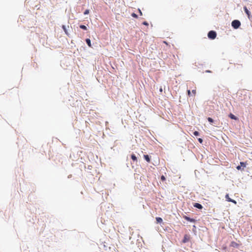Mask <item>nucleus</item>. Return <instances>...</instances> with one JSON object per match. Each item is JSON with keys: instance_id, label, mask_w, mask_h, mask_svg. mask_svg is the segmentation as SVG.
I'll list each match as a JSON object with an SVG mask.
<instances>
[{"instance_id": "nucleus-1", "label": "nucleus", "mask_w": 252, "mask_h": 252, "mask_svg": "<svg viewBox=\"0 0 252 252\" xmlns=\"http://www.w3.org/2000/svg\"><path fill=\"white\" fill-rule=\"evenodd\" d=\"M232 26L235 29H238L241 25V23L239 21L235 20L232 22Z\"/></svg>"}, {"instance_id": "nucleus-2", "label": "nucleus", "mask_w": 252, "mask_h": 252, "mask_svg": "<svg viewBox=\"0 0 252 252\" xmlns=\"http://www.w3.org/2000/svg\"><path fill=\"white\" fill-rule=\"evenodd\" d=\"M217 34L215 31H211L208 33V36L210 39H214L216 37Z\"/></svg>"}, {"instance_id": "nucleus-3", "label": "nucleus", "mask_w": 252, "mask_h": 252, "mask_svg": "<svg viewBox=\"0 0 252 252\" xmlns=\"http://www.w3.org/2000/svg\"><path fill=\"white\" fill-rule=\"evenodd\" d=\"M190 235L188 234H185L184 237V239H183V243H186L188 242L190 240Z\"/></svg>"}, {"instance_id": "nucleus-4", "label": "nucleus", "mask_w": 252, "mask_h": 252, "mask_svg": "<svg viewBox=\"0 0 252 252\" xmlns=\"http://www.w3.org/2000/svg\"><path fill=\"white\" fill-rule=\"evenodd\" d=\"M225 198H226V200L228 201V202H232L234 204H237V202L235 200H233V199H232L231 198H230L229 196V195L228 194H226L225 195Z\"/></svg>"}, {"instance_id": "nucleus-5", "label": "nucleus", "mask_w": 252, "mask_h": 252, "mask_svg": "<svg viewBox=\"0 0 252 252\" xmlns=\"http://www.w3.org/2000/svg\"><path fill=\"white\" fill-rule=\"evenodd\" d=\"M184 218L187 220V221H190V222H195V220L193 219H191L189 217H188V216H184Z\"/></svg>"}, {"instance_id": "nucleus-6", "label": "nucleus", "mask_w": 252, "mask_h": 252, "mask_svg": "<svg viewBox=\"0 0 252 252\" xmlns=\"http://www.w3.org/2000/svg\"><path fill=\"white\" fill-rule=\"evenodd\" d=\"M193 206L196 208H198L199 209H202L203 207L202 206L201 204H199V203H195L194 204H193Z\"/></svg>"}, {"instance_id": "nucleus-7", "label": "nucleus", "mask_w": 252, "mask_h": 252, "mask_svg": "<svg viewBox=\"0 0 252 252\" xmlns=\"http://www.w3.org/2000/svg\"><path fill=\"white\" fill-rule=\"evenodd\" d=\"M244 9L246 13L247 14L248 17H249L251 15V12L249 11V10L247 9V8L246 6L244 7Z\"/></svg>"}, {"instance_id": "nucleus-8", "label": "nucleus", "mask_w": 252, "mask_h": 252, "mask_svg": "<svg viewBox=\"0 0 252 252\" xmlns=\"http://www.w3.org/2000/svg\"><path fill=\"white\" fill-rule=\"evenodd\" d=\"M230 246L234 248H237L239 245L236 242L233 241L231 243Z\"/></svg>"}, {"instance_id": "nucleus-9", "label": "nucleus", "mask_w": 252, "mask_h": 252, "mask_svg": "<svg viewBox=\"0 0 252 252\" xmlns=\"http://www.w3.org/2000/svg\"><path fill=\"white\" fill-rule=\"evenodd\" d=\"M144 158H145V159L148 162H150V157H149V156L148 155H144Z\"/></svg>"}, {"instance_id": "nucleus-10", "label": "nucleus", "mask_w": 252, "mask_h": 252, "mask_svg": "<svg viewBox=\"0 0 252 252\" xmlns=\"http://www.w3.org/2000/svg\"><path fill=\"white\" fill-rule=\"evenodd\" d=\"M229 117L231 119H233V120H236L238 119V118H237V117H236L235 115H234L233 114H232V113H230L229 115Z\"/></svg>"}, {"instance_id": "nucleus-11", "label": "nucleus", "mask_w": 252, "mask_h": 252, "mask_svg": "<svg viewBox=\"0 0 252 252\" xmlns=\"http://www.w3.org/2000/svg\"><path fill=\"white\" fill-rule=\"evenodd\" d=\"M131 158L134 161H137V158L136 156L134 154H132L131 156Z\"/></svg>"}, {"instance_id": "nucleus-12", "label": "nucleus", "mask_w": 252, "mask_h": 252, "mask_svg": "<svg viewBox=\"0 0 252 252\" xmlns=\"http://www.w3.org/2000/svg\"><path fill=\"white\" fill-rule=\"evenodd\" d=\"M157 223H161L162 222V219L160 217H157L156 218Z\"/></svg>"}, {"instance_id": "nucleus-13", "label": "nucleus", "mask_w": 252, "mask_h": 252, "mask_svg": "<svg viewBox=\"0 0 252 252\" xmlns=\"http://www.w3.org/2000/svg\"><path fill=\"white\" fill-rule=\"evenodd\" d=\"M86 43H87L88 45L91 47H92V45H91V40L89 38H87L86 39Z\"/></svg>"}, {"instance_id": "nucleus-14", "label": "nucleus", "mask_w": 252, "mask_h": 252, "mask_svg": "<svg viewBox=\"0 0 252 252\" xmlns=\"http://www.w3.org/2000/svg\"><path fill=\"white\" fill-rule=\"evenodd\" d=\"M62 28H63V31H64L65 33L67 35H68V32H67V30H66V29L65 26L64 25H63V26H62Z\"/></svg>"}, {"instance_id": "nucleus-15", "label": "nucleus", "mask_w": 252, "mask_h": 252, "mask_svg": "<svg viewBox=\"0 0 252 252\" xmlns=\"http://www.w3.org/2000/svg\"><path fill=\"white\" fill-rule=\"evenodd\" d=\"M80 28L84 30H86L87 29L86 26L84 25H80Z\"/></svg>"}, {"instance_id": "nucleus-16", "label": "nucleus", "mask_w": 252, "mask_h": 252, "mask_svg": "<svg viewBox=\"0 0 252 252\" xmlns=\"http://www.w3.org/2000/svg\"><path fill=\"white\" fill-rule=\"evenodd\" d=\"M241 166L246 167V163L244 162H240Z\"/></svg>"}, {"instance_id": "nucleus-17", "label": "nucleus", "mask_w": 252, "mask_h": 252, "mask_svg": "<svg viewBox=\"0 0 252 252\" xmlns=\"http://www.w3.org/2000/svg\"><path fill=\"white\" fill-rule=\"evenodd\" d=\"M207 119H208V121L210 123H213V121H213V119H212V118H210V117H208Z\"/></svg>"}, {"instance_id": "nucleus-18", "label": "nucleus", "mask_w": 252, "mask_h": 252, "mask_svg": "<svg viewBox=\"0 0 252 252\" xmlns=\"http://www.w3.org/2000/svg\"><path fill=\"white\" fill-rule=\"evenodd\" d=\"M131 16L134 18H137L138 17L137 15L134 13H132Z\"/></svg>"}, {"instance_id": "nucleus-19", "label": "nucleus", "mask_w": 252, "mask_h": 252, "mask_svg": "<svg viewBox=\"0 0 252 252\" xmlns=\"http://www.w3.org/2000/svg\"><path fill=\"white\" fill-rule=\"evenodd\" d=\"M193 134L195 135V136H198L199 135V132L197 131H195L194 132H193Z\"/></svg>"}, {"instance_id": "nucleus-20", "label": "nucleus", "mask_w": 252, "mask_h": 252, "mask_svg": "<svg viewBox=\"0 0 252 252\" xmlns=\"http://www.w3.org/2000/svg\"><path fill=\"white\" fill-rule=\"evenodd\" d=\"M89 10H88V9H86V10L85 11V12H84V14L85 15H86V14H89Z\"/></svg>"}, {"instance_id": "nucleus-21", "label": "nucleus", "mask_w": 252, "mask_h": 252, "mask_svg": "<svg viewBox=\"0 0 252 252\" xmlns=\"http://www.w3.org/2000/svg\"><path fill=\"white\" fill-rule=\"evenodd\" d=\"M161 180L162 181H164L165 180V177L163 176V175H162L161 176Z\"/></svg>"}, {"instance_id": "nucleus-22", "label": "nucleus", "mask_w": 252, "mask_h": 252, "mask_svg": "<svg viewBox=\"0 0 252 252\" xmlns=\"http://www.w3.org/2000/svg\"><path fill=\"white\" fill-rule=\"evenodd\" d=\"M192 93L193 94V95H195V94H196V90H192Z\"/></svg>"}, {"instance_id": "nucleus-23", "label": "nucleus", "mask_w": 252, "mask_h": 252, "mask_svg": "<svg viewBox=\"0 0 252 252\" xmlns=\"http://www.w3.org/2000/svg\"><path fill=\"white\" fill-rule=\"evenodd\" d=\"M198 140L200 143H202L203 142V140L201 138H198Z\"/></svg>"}, {"instance_id": "nucleus-24", "label": "nucleus", "mask_w": 252, "mask_h": 252, "mask_svg": "<svg viewBox=\"0 0 252 252\" xmlns=\"http://www.w3.org/2000/svg\"><path fill=\"white\" fill-rule=\"evenodd\" d=\"M143 24L144 25H146V26H148L149 25L148 23L147 22H146V21H144L143 23Z\"/></svg>"}, {"instance_id": "nucleus-25", "label": "nucleus", "mask_w": 252, "mask_h": 252, "mask_svg": "<svg viewBox=\"0 0 252 252\" xmlns=\"http://www.w3.org/2000/svg\"><path fill=\"white\" fill-rule=\"evenodd\" d=\"M188 94L189 96H190L191 92H190V90H188Z\"/></svg>"}, {"instance_id": "nucleus-26", "label": "nucleus", "mask_w": 252, "mask_h": 252, "mask_svg": "<svg viewBox=\"0 0 252 252\" xmlns=\"http://www.w3.org/2000/svg\"><path fill=\"white\" fill-rule=\"evenodd\" d=\"M236 168L237 170H240L241 169V166L239 165V166H237Z\"/></svg>"}, {"instance_id": "nucleus-27", "label": "nucleus", "mask_w": 252, "mask_h": 252, "mask_svg": "<svg viewBox=\"0 0 252 252\" xmlns=\"http://www.w3.org/2000/svg\"><path fill=\"white\" fill-rule=\"evenodd\" d=\"M138 10H139V12L140 14L141 15H142V13L140 9H139Z\"/></svg>"}, {"instance_id": "nucleus-28", "label": "nucleus", "mask_w": 252, "mask_h": 252, "mask_svg": "<svg viewBox=\"0 0 252 252\" xmlns=\"http://www.w3.org/2000/svg\"><path fill=\"white\" fill-rule=\"evenodd\" d=\"M206 72H211V71H209V70H207V71H206Z\"/></svg>"}, {"instance_id": "nucleus-29", "label": "nucleus", "mask_w": 252, "mask_h": 252, "mask_svg": "<svg viewBox=\"0 0 252 252\" xmlns=\"http://www.w3.org/2000/svg\"><path fill=\"white\" fill-rule=\"evenodd\" d=\"M160 91L161 92L162 91V90L161 88L160 89Z\"/></svg>"}, {"instance_id": "nucleus-30", "label": "nucleus", "mask_w": 252, "mask_h": 252, "mask_svg": "<svg viewBox=\"0 0 252 252\" xmlns=\"http://www.w3.org/2000/svg\"><path fill=\"white\" fill-rule=\"evenodd\" d=\"M165 44H167L166 42V41H164L163 42Z\"/></svg>"}, {"instance_id": "nucleus-31", "label": "nucleus", "mask_w": 252, "mask_h": 252, "mask_svg": "<svg viewBox=\"0 0 252 252\" xmlns=\"http://www.w3.org/2000/svg\"><path fill=\"white\" fill-rule=\"evenodd\" d=\"M251 154H252V152L251 153Z\"/></svg>"}]
</instances>
